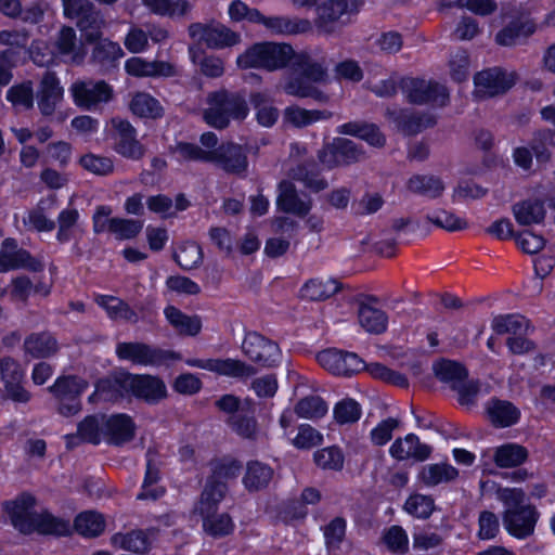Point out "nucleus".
<instances>
[{
	"instance_id": "f257e3e1",
	"label": "nucleus",
	"mask_w": 555,
	"mask_h": 555,
	"mask_svg": "<svg viewBox=\"0 0 555 555\" xmlns=\"http://www.w3.org/2000/svg\"><path fill=\"white\" fill-rule=\"evenodd\" d=\"M36 496L28 491L18 493L13 500L2 502V509L8 514L12 526L22 534L37 532L55 538L72 537L70 521L55 516L48 509L35 512Z\"/></svg>"
},
{
	"instance_id": "f03ea898",
	"label": "nucleus",
	"mask_w": 555,
	"mask_h": 555,
	"mask_svg": "<svg viewBox=\"0 0 555 555\" xmlns=\"http://www.w3.org/2000/svg\"><path fill=\"white\" fill-rule=\"evenodd\" d=\"M496 499L502 503V524L508 535L517 540L530 538L540 519L538 507L528 502L526 492L521 488L500 487Z\"/></svg>"
},
{
	"instance_id": "7ed1b4c3",
	"label": "nucleus",
	"mask_w": 555,
	"mask_h": 555,
	"mask_svg": "<svg viewBox=\"0 0 555 555\" xmlns=\"http://www.w3.org/2000/svg\"><path fill=\"white\" fill-rule=\"evenodd\" d=\"M207 104L208 107L203 114L204 120L218 130L228 128L232 120L244 121L250 111L244 93L227 89L209 92Z\"/></svg>"
},
{
	"instance_id": "20e7f679",
	"label": "nucleus",
	"mask_w": 555,
	"mask_h": 555,
	"mask_svg": "<svg viewBox=\"0 0 555 555\" xmlns=\"http://www.w3.org/2000/svg\"><path fill=\"white\" fill-rule=\"evenodd\" d=\"M294 48L289 43L260 41L249 46L236 59L241 69H264L275 72L289 67L294 57Z\"/></svg>"
},
{
	"instance_id": "39448f33",
	"label": "nucleus",
	"mask_w": 555,
	"mask_h": 555,
	"mask_svg": "<svg viewBox=\"0 0 555 555\" xmlns=\"http://www.w3.org/2000/svg\"><path fill=\"white\" fill-rule=\"evenodd\" d=\"M115 354L120 361H129L140 366H171L172 362L180 361V352L163 349L144 341H119L115 347Z\"/></svg>"
},
{
	"instance_id": "423d86ee",
	"label": "nucleus",
	"mask_w": 555,
	"mask_h": 555,
	"mask_svg": "<svg viewBox=\"0 0 555 555\" xmlns=\"http://www.w3.org/2000/svg\"><path fill=\"white\" fill-rule=\"evenodd\" d=\"M89 383L74 374L60 375L48 390L57 402L56 411L64 417H72L82 410L81 396Z\"/></svg>"
},
{
	"instance_id": "0eeeda50",
	"label": "nucleus",
	"mask_w": 555,
	"mask_h": 555,
	"mask_svg": "<svg viewBox=\"0 0 555 555\" xmlns=\"http://www.w3.org/2000/svg\"><path fill=\"white\" fill-rule=\"evenodd\" d=\"M399 87L408 102L414 105L437 104L442 107L450 100L448 89L436 80L404 76Z\"/></svg>"
},
{
	"instance_id": "6e6552de",
	"label": "nucleus",
	"mask_w": 555,
	"mask_h": 555,
	"mask_svg": "<svg viewBox=\"0 0 555 555\" xmlns=\"http://www.w3.org/2000/svg\"><path fill=\"white\" fill-rule=\"evenodd\" d=\"M363 5V0H323L315 8L313 25L319 34L332 35L343 16L354 15Z\"/></svg>"
},
{
	"instance_id": "1a4fd4ad",
	"label": "nucleus",
	"mask_w": 555,
	"mask_h": 555,
	"mask_svg": "<svg viewBox=\"0 0 555 555\" xmlns=\"http://www.w3.org/2000/svg\"><path fill=\"white\" fill-rule=\"evenodd\" d=\"M516 72H508L502 66H492L477 72L474 77L476 91L483 99L507 93L517 82Z\"/></svg>"
},
{
	"instance_id": "9d476101",
	"label": "nucleus",
	"mask_w": 555,
	"mask_h": 555,
	"mask_svg": "<svg viewBox=\"0 0 555 555\" xmlns=\"http://www.w3.org/2000/svg\"><path fill=\"white\" fill-rule=\"evenodd\" d=\"M315 359L330 374L339 377H351L365 367V361L359 354L335 347L319 351Z\"/></svg>"
},
{
	"instance_id": "9b49d317",
	"label": "nucleus",
	"mask_w": 555,
	"mask_h": 555,
	"mask_svg": "<svg viewBox=\"0 0 555 555\" xmlns=\"http://www.w3.org/2000/svg\"><path fill=\"white\" fill-rule=\"evenodd\" d=\"M69 92L74 104L83 111H95L102 104L111 102L114 98L113 87L105 80L75 81Z\"/></svg>"
},
{
	"instance_id": "f8f14e48",
	"label": "nucleus",
	"mask_w": 555,
	"mask_h": 555,
	"mask_svg": "<svg viewBox=\"0 0 555 555\" xmlns=\"http://www.w3.org/2000/svg\"><path fill=\"white\" fill-rule=\"evenodd\" d=\"M242 350L250 361L263 367H275L282 360L279 344L255 331L245 334Z\"/></svg>"
},
{
	"instance_id": "ddd939ff",
	"label": "nucleus",
	"mask_w": 555,
	"mask_h": 555,
	"mask_svg": "<svg viewBox=\"0 0 555 555\" xmlns=\"http://www.w3.org/2000/svg\"><path fill=\"white\" fill-rule=\"evenodd\" d=\"M364 155L363 147L350 139L337 137L319 151V160L328 169L358 163Z\"/></svg>"
},
{
	"instance_id": "4468645a",
	"label": "nucleus",
	"mask_w": 555,
	"mask_h": 555,
	"mask_svg": "<svg viewBox=\"0 0 555 555\" xmlns=\"http://www.w3.org/2000/svg\"><path fill=\"white\" fill-rule=\"evenodd\" d=\"M538 29L530 14L518 12L494 36V42L500 47L513 48L526 44Z\"/></svg>"
},
{
	"instance_id": "2eb2a0df",
	"label": "nucleus",
	"mask_w": 555,
	"mask_h": 555,
	"mask_svg": "<svg viewBox=\"0 0 555 555\" xmlns=\"http://www.w3.org/2000/svg\"><path fill=\"white\" fill-rule=\"evenodd\" d=\"M188 366L206 370L220 376L245 379L256 375L257 370L240 359L220 358H188L184 360Z\"/></svg>"
},
{
	"instance_id": "dca6fc26",
	"label": "nucleus",
	"mask_w": 555,
	"mask_h": 555,
	"mask_svg": "<svg viewBox=\"0 0 555 555\" xmlns=\"http://www.w3.org/2000/svg\"><path fill=\"white\" fill-rule=\"evenodd\" d=\"M209 163H214L228 175L245 177L248 170V157L243 145L228 141L210 151Z\"/></svg>"
},
{
	"instance_id": "f3484780",
	"label": "nucleus",
	"mask_w": 555,
	"mask_h": 555,
	"mask_svg": "<svg viewBox=\"0 0 555 555\" xmlns=\"http://www.w3.org/2000/svg\"><path fill=\"white\" fill-rule=\"evenodd\" d=\"M25 370L10 356L0 357V380L3 383L7 398L16 403H28L31 393L23 386Z\"/></svg>"
},
{
	"instance_id": "a211bd4d",
	"label": "nucleus",
	"mask_w": 555,
	"mask_h": 555,
	"mask_svg": "<svg viewBox=\"0 0 555 555\" xmlns=\"http://www.w3.org/2000/svg\"><path fill=\"white\" fill-rule=\"evenodd\" d=\"M129 390L131 398L147 405H156L168 397L167 386L158 375L130 372Z\"/></svg>"
},
{
	"instance_id": "6ab92c4d",
	"label": "nucleus",
	"mask_w": 555,
	"mask_h": 555,
	"mask_svg": "<svg viewBox=\"0 0 555 555\" xmlns=\"http://www.w3.org/2000/svg\"><path fill=\"white\" fill-rule=\"evenodd\" d=\"M112 126L115 152L127 159L140 160L145 154V147L138 140L132 124L128 119L113 118Z\"/></svg>"
},
{
	"instance_id": "aec40b11",
	"label": "nucleus",
	"mask_w": 555,
	"mask_h": 555,
	"mask_svg": "<svg viewBox=\"0 0 555 555\" xmlns=\"http://www.w3.org/2000/svg\"><path fill=\"white\" fill-rule=\"evenodd\" d=\"M64 88L55 72L46 70L37 89V105L40 114L50 117L63 101Z\"/></svg>"
},
{
	"instance_id": "412c9836",
	"label": "nucleus",
	"mask_w": 555,
	"mask_h": 555,
	"mask_svg": "<svg viewBox=\"0 0 555 555\" xmlns=\"http://www.w3.org/2000/svg\"><path fill=\"white\" fill-rule=\"evenodd\" d=\"M104 438L111 446L120 447L131 441L135 436V423L127 413L106 415L103 423Z\"/></svg>"
},
{
	"instance_id": "4be33fe9",
	"label": "nucleus",
	"mask_w": 555,
	"mask_h": 555,
	"mask_svg": "<svg viewBox=\"0 0 555 555\" xmlns=\"http://www.w3.org/2000/svg\"><path fill=\"white\" fill-rule=\"evenodd\" d=\"M130 372L124 369L113 371L106 376L96 379L98 391L102 392V401L115 403L126 398H131Z\"/></svg>"
},
{
	"instance_id": "5701e85b",
	"label": "nucleus",
	"mask_w": 555,
	"mask_h": 555,
	"mask_svg": "<svg viewBox=\"0 0 555 555\" xmlns=\"http://www.w3.org/2000/svg\"><path fill=\"white\" fill-rule=\"evenodd\" d=\"M485 411L490 424L498 429L515 426L521 418V411L517 405L498 397L487 401Z\"/></svg>"
},
{
	"instance_id": "b1692460",
	"label": "nucleus",
	"mask_w": 555,
	"mask_h": 555,
	"mask_svg": "<svg viewBox=\"0 0 555 555\" xmlns=\"http://www.w3.org/2000/svg\"><path fill=\"white\" fill-rule=\"evenodd\" d=\"M379 299L375 295H366L364 300L359 304L358 320L360 325L370 334L379 335L387 331L388 315L376 308Z\"/></svg>"
},
{
	"instance_id": "393cba45",
	"label": "nucleus",
	"mask_w": 555,
	"mask_h": 555,
	"mask_svg": "<svg viewBox=\"0 0 555 555\" xmlns=\"http://www.w3.org/2000/svg\"><path fill=\"white\" fill-rule=\"evenodd\" d=\"M278 196L275 201L279 211L298 217H306L311 210V203L302 201L297 192L296 185L287 179L278 183Z\"/></svg>"
},
{
	"instance_id": "a878e982",
	"label": "nucleus",
	"mask_w": 555,
	"mask_h": 555,
	"mask_svg": "<svg viewBox=\"0 0 555 555\" xmlns=\"http://www.w3.org/2000/svg\"><path fill=\"white\" fill-rule=\"evenodd\" d=\"M15 270L40 273L44 271V263L41 258L33 256L31 253L25 248L15 251L0 250V273Z\"/></svg>"
},
{
	"instance_id": "bb28decb",
	"label": "nucleus",
	"mask_w": 555,
	"mask_h": 555,
	"mask_svg": "<svg viewBox=\"0 0 555 555\" xmlns=\"http://www.w3.org/2000/svg\"><path fill=\"white\" fill-rule=\"evenodd\" d=\"M94 302L102 308L107 318L113 321H124L131 324L139 322L137 311L120 297L107 294H94Z\"/></svg>"
},
{
	"instance_id": "cd10ccee",
	"label": "nucleus",
	"mask_w": 555,
	"mask_h": 555,
	"mask_svg": "<svg viewBox=\"0 0 555 555\" xmlns=\"http://www.w3.org/2000/svg\"><path fill=\"white\" fill-rule=\"evenodd\" d=\"M23 350L26 358L49 359L57 352L59 343L49 331L34 332L25 337Z\"/></svg>"
},
{
	"instance_id": "c85d7f7f",
	"label": "nucleus",
	"mask_w": 555,
	"mask_h": 555,
	"mask_svg": "<svg viewBox=\"0 0 555 555\" xmlns=\"http://www.w3.org/2000/svg\"><path fill=\"white\" fill-rule=\"evenodd\" d=\"M388 117L395 122L397 128L408 137L416 135L425 128H431L436 125V119L429 115H420L414 112L401 108L388 112Z\"/></svg>"
},
{
	"instance_id": "c756f323",
	"label": "nucleus",
	"mask_w": 555,
	"mask_h": 555,
	"mask_svg": "<svg viewBox=\"0 0 555 555\" xmlns=\"http://www.w3.org/2000/svg\"><path fill=\"white\" fill-rule=\"evenodd\" d=\"M274 476V469L259 460H249L246 463L242 483L249 493L266 490Z\"/></svg>"
},
{
	"instance_id": "7c9ffc66",
	"label": "nucleus",
	"mask_w": 555,
	"mask_h": 555,
	"mask_svg": "<svg viewBox=\"0 0 555 555\" xmlns=\"http://www.w3.org/2000/svg\"><path fill=\"white\" fill-rule=\"evenodd\" d=\"M195 27L202 30L201 39L210 49L230 48L241 41V35L225 26L214 27L196 23L192 24L190 29L192 30Z\"/></svg>"
},
{
	"instance_id": "2f4dec72",
	"label": "nucleus",
	"mask_w": 555,
	"mask_h": 555,
	"mask_svg": "<svg viewBox=\"0 0 555 555\" xmlns=\"http://www.w3.org/2000/svg\"><path fill=\"white\" fill-rule=\"evenodd\" d=\"M105 528L106 521L103 514L92 509L78 513L70 524L72 534L76 532L86 539L100 537Z\"/></svg>"
},
{
	"instance_id": "473e14b6",
	"label": "nucleus",
	"mask_w": 555,
	"mask_h": 555,
	"mask_svg": "<svg viewBox=\"0 0 555 555\" xmlns=\"http://www.w3.org/2000/svg\"><path fill=\"white\" fill-rule=\"evenodd\" d=\"M289 67L311 82L322 83L327 79V68L306 51H295Z\"/></svg>"
},
{
	"instance_id": "72a5a7b5",
	"label": "nucleus",
	"mask_w": 555,
	"mask_h": 555,
	"mask_svg": "<svg viewBox=\"0 0 555 555\" xmlns=\"http://www.w3.org/2000/svg\"><path fill=\"white\" fill-rule=\"evenodd\" d=\"M513 215L519 225L541 224L546 217L544 202L539 198L522 199L513 205Z\"/></svg>"
},
{
	"instance_id": "f704fd0d",
	"label": "nucleus",
	"mask_w": 555,
	"mask_h": 555,
	"mask_svg": "<svg viewBox=\"0 0 555 555\" xmlns=\"http://www.w3.org/2000/svg\"><path fill=\"white\" fill-rule=\"evenodd\" d=\"M459 477V469L448 462L426 464L418 472L417 479L426 487L449 483Z\"/></svg>"
},
{
	"instance_id": "c9c22d12",
	"label": "nucleus",
	"mask_w": 555,
	"mask_h": 555,
	"mask_svg": "<svg viewBox=\"0 0 555 555\" xmlns=\"http://www.w3.org/2000/svg\"><path fill=\"white\" fill-rule=\"evenodd\" d=\"M331 117L332 112L327 109H306L298 105H289L283 112V122L299 129Z\"/></svg>"
},
{
	"instance_id": "e433bc0d",
	"label": "nucleus",
	"mask_w": 555,
	"mask_h": 555,
	"mask_svg": "<svg viewBox=\"0 0 555 555\" xmlns=\"http://www.w3.org/2000/svg\"><path fill=\"white\" fill-rule=\"evenodd\" d=\"M76 25L80 30L83 41L91 44L102 38L105 20L101 11L92 4L91 9H88L86 13L76 20Z\"/></svg>"
},
{
	"instance_id": "4c0bfd02",
	"label": "nucleus",
	"mask_w": 555,
	"mask_h": 555,
	"mask_svg": "<svg viewBox=\"0 0 555 555\" xmlns=\"http://www.w3.org/2000/svg\"><path fill=\"white\" fill-rule=\"evenodd\" d=\"M406 189L417 195L436 199L444 192V182L438 176L415 173L406 181Z\"/></svg>"
},
{
	"instance_id": "58836bf2",
	"label": "nucleus",
	"mask_w": 555,
	"mask_h": 555,
	"mask_svg": "<svg viewBox=\"0 0 555 555\" xmlns=\"http://www.w3.org/2000/svg\"><path fill=\"white\" fill-rule=\"evenodd\" d=\"M529 146L539 165H546L552 160L555 150V129L541 128L533 131Z\"/></svg>"
},
{
	"instance_id": "ea45409f",
	"label": "nucleus",
	"mask_w": 555,
	"mask_h": 555,
	"mask_svg": "<svg viewBox=\"0 0 555 555\" xmlns=\"http://www.w3.org/2000/svg\"><path fill=\"white\" fill-rule=\"evenodd\" d=\"M529 452L518 443H504L494 450L493 462L499 468L518 467L527 462Z\"/></svg>"
},
{
	"instance_id": "a19ab883",
	"label": "nucleus",
	"mask_w": 555,
	"mask_h": 555,
	"mask_svg": "<svg viewBox=\"0 0 555 555\" xmlns=\"http://www.w3.org/2000/svg\"><path fill=\"white\" fill-rule=\"evenodd\" d=\"M203 517L204 531L214 539H220L231 535L235 530L233 518L228 513L204 512Z\"/></svg>"
},
{
	"instance_id": "79ce46f5",
	"label": "nucleus",
	"mask_w": 555,
	"mask_h": 555,
	"mask_svg": "<svg viewBox=\"0 0 555 555\" xmlns=\"http://www.w3.org/2000/svg\"><path fill=\"white\" fill-rule=\"evenodd\" d=\"M249 103L256 111L255 117L258 125L264 128H271L276 124L280 112L270 103V99L264 92H250Z\"/></svg>"
},
{
	"instance_id": "37998d69",
	"label": "nucleus",
	"mask_w": 555,
	"mask_h": 555,
	"mask_svg": "<svg viewBox=\"0 0 555 555\" xmlns=\"http://www.w3.org/2000/svg\"><path fill=\"white\" fill-rule=\"evenodd\" d=\"M228 490L229 487L225 481L218 480L209 475L201 493V514L217 511Z\"/></svg>"
},
{
	"instance_id": "c03bdc74",
	"label": "nucleus",
	"mask_w": 555,
	"mask_h": 555,
	"mask_svg": "<svg viewBox=\"0 0 555 555\" xmlns=\"http://www.w3.org/2000/svg\"><path fill=\"white\" fill-rule=\"evenodd\" d=\"M340 288L341 284L334 279L323 281L315 278L310 279L301 286L300 295L302 298L311 301H322L337 294Z\"/></svg>"
},
{
	"instance_id": "a18cd8bd",
	"label": "nucleus",
	"mask_w": 555,
	"mask_h": 555,
	"mask_svg": "<svg viewBox=\"0 0 555 555\" xmlns=\"http://www.w3.org/2000/svg\"><path fill=\"white\" fill-rule=\"evenodd\" d=\"M113 542L118 543L119 547L125 551L141 555L149 553L152 548V541L143 529H132L126 533H117L113 537Z\"/></svg>"
},
{
	"instance_id": "49530a36",
	"label": "nucleus",
	"mask_w": 555,
	"mask_h": 555,
	"mask_svg": "<svg viewBox=\"0 0 555 555\" xmlns=\"http://www.w3.org/2000/svg\"><path fill=\"white\" fill-rule=\"evenodd\" d=\"M129 108L140 118L159 119L164 116L160 102L147 92H137L130 101Z\"/></svg>"
},
{
	"instance_id": "de8ad7c7",
	"label": "nucleus",
	"mask_w": 555,
	"mask_h": 555,
	"mask_svg": "<svg viewBox=\"0 0 555 555\" xmlns=\"http://www.w3.org/2000/svg\"><path fill=\"white\" fill-rule=\"evenodd\" d=\"M436 377L446 384L456 385L468 378V369L461 362L450 359H440L434 363Z\"/></svg>"
},
{
	"instance_id": "09e8293b",
	"label": "nucleus",
	"mask_w": 555,
	"mask_h": 555,
	"mask_svg": "<svg viewBox=\"0 0 555 555\" xmlns=\"http://www.w3.org/2000/svg\"><path fill=\"white\" fill-rule=\"evenodd\" d=\"M160 480V472L159 468L152 462V460L146 461V469L143 478V482L141 486L140 492L137 494V500L145 501L153 500L156 501L163 498L166 493V488L163 486H155Z\"/></svg>"
},
{
	"instance_id": "8fccbe9b",
	"label": "nucleus",
	"mask_w": 555,
	"mask_h": 555,
	"mask_svg": "<svg viewBox=\"0 0 555 555\" xmlns=\"http://www.w3.org/2000/svg\"><path fill=\"white\" fill-rule=\"evenodd\" d=\"M106 414L95 413L86 415L78 424L77 430L82 440L92 446H99L104 437L103 423Z\"/></svg>"
},
{
	"instance_id": "3c124183",
	"label": "nucleus",
	"mask_w": 555,
	"mask_h": 555,
	"mask_svg": "<svg viewBox=\"0 0 555 555\" xmlns=\"http://www.w3.org/2000/svg\"><path fill=\"white\" fill-rule=\"evenodd\" d=\"M93 44L91 59L101 66L114 67L118 60L124 56V51L120 46L109 39L101 38Z\"/></svg>"
},
{
	"instance_id": "603ef678",
	"label": "nucleus",
	"mask_w": 555,
	"mask_h": 555,
	"mask_svg": "<svg viewBox=\"0 0 555 555\" xmlns=\"http://www.w3.org/2000/svg\"><path fill=\"white\" fill-rule=\"evenodd\" d=\"M296 178L314 193L321 192L328 186L327 180L321 176L320 168L314 162H305L298 165Z\"/></svg>"
},
{
	"instance_id": "864d4df0",
	"label": "nucleus",
	"mask_w": 555,
	"mask_h": 555,
	"mask_svg": "<svg viewBox=\"0 0 555 555\" xmlns=\"http://www.w3.org/2000/svg\"><path fill=\"white\" fill-rule=\"evenodd\" d=\"M5 99L16 109H31L35 100L33 81L25 80L11 86L7 91Z\"/></svg>"
},
{
	"instance_id": "5fc2aeb1",
	"label": "nucleus",
	"mask_w": 555,
	"mask_h": 555,
	"mask_svg": "<svg viewBox=\"0 0 555 555\" xmlns=\"http://www.w3.org/2000/svg\"><path fill=\"white\" fill-rule=\"evenodd\" d=\"M142 3L152 13L169 17L184 16L192 9L189 0H142Z\"/></svg>"
},
{
	"instance_id": "6e6d98bb",
	"label": "nucleus",
	"mask_w": 555,
	"mask_h": 555,
	"mask_svg": "<svg viewBox=\"0 0 555 555\" xmlns=\"http://www.w3.org/2000/svg\"><path fill=\"white\" fill-rule=\"evenodd\" d=\"M375 379L382 380L386 384L397 386L400 388H406L409 386V379L405 374L392 370L389 366L379 363V362H372L366 363L364 370Z\"/></svg>"
},
{
	"instance_id": "4d7b16f0",
	"label": "nucleus",
	"mask_w": 555,
	"mask_h": 555,
	"mask_svg": "<svg viewBox=\"0 0 555 555\" xmlns=\"http://www.w3.org/2000/svg\"><path fill=\"white\" fill-rule=\"evenodd\" d=\"M314 464L324 470L339 472L344 467L345 454L340 447L330 446L313 453Z\"/></svg>"
},
{
	"instance_id": "13d9d810",
	"label": "nucleus",
	"mask_w": 555,
	"mask_h": 555,
	"mask_svg": "<svg viewBox=\"0 0 555 555\" xmlns=\"http://www.w3.org/2000/svg\"><path fill=\"white\" fill-rule=\"evenodd\" d=\"M528 326V320L517 313L500 314L496 315L491 323L493 332L498 335L503 334H520L526 332Z\"/></svg>"
},
{
	"instance_id": "bf43d9fd",
	"label": "nucleus",
	"mask_w": 555,
	"mask_h": 555,
	"mask_svg": "<svg viewBox=\"0 0 555 555\" xmlns=\"http://www.w3.org/2000/svg\"><path fill=\"white\" fill-rule=\"evenodd\" d=\"M403 509L418 519H428L435 511V500L431 495L412 493L404 502Z\"/></svg>"
},
{
	"instance_id": "052dcab7",
	"label": "nucleus",
	"mask_w": 555,
	"mask_h": 555,
	"mask_svg": "<svg viewBox=\"0 0 555 555\" xmlns=\"http://www.w3.org/2000/svg\"><path fill=\"white\" fill-rule=\"evenodd\" d=\"M313 23L308 18L275 16L272 34L275 35H301L308 34L313 28Z\"/></svg>"
},
{
	"instance_id": "680f3d73",
	"label": "nucleus",
	"mask_w": 555,
	"mask_h": 555,
	"mask_svg": "<svg viewBox=\"0 0 555 555\" xmlns=\"http://www.w3.org/2000/svg\"><path fill=\"white\" fill-rule=\"evenodd\" d=\"M211 476L218 480H232L237 478L243 469V464L240 460L232 456H223L221 459L212 460Z\"/></svg>"
},
{
	"instance_id": "e2e57ef3",
	"label": "nucleus",
	"mask_w": 555,
	"mask_h": 555,
	"mask_svg": "<svg viewBox=\"0 0 555 555\" xmlns=\"http://www.w3.org/2000/svg\"><path fill=\"white\" fill-rule=\"evenodd\" d=\"M171 155H178L179 162H204L209 163L210 151H205L195 143L177 141L169 147Z\"/></svg>"
},
{
	"instance_id": "0e129e2a",
	"label": "nucleus",
	"mask_w": 555,
	"mask_h": 555,
	"mask_svg": "<svg viewBox=\"0 0 555 555\" xmlns=\"http://www.w3.org/2000/svg\"><path fill=\"white\" fill-rule=\"evenodd\" d=\"M328 411L326 401L320 396H307L295 405V412L302 418H320Z\"/></svg>"
},
{
	"instance_id": "69168bd1",
	"label": "nucleus",
	"mask_w": 555,
	"mask_h": 555,
	"mask_svg": "<svg viewBox=\"0 0 555 555\" xmlns=\"http://www.w3.org/2000/svg\"><path fill=\"white\" fill-rule=\"evenodd\" d=\"M108 225L109 233L114 234L117 240L124 241L135 238L143 229V221L113 217Z\"/></svg>"
},
{
	"instance_id": "338daca9",
	"label": "nucleus",
	"mask_w": 555,
	"mask_h": 555,
	"mask_svg": "<svg viewBox=\"0 0 555 555\" xmlns=\"http://www.w3.org/2000/svg\"><path fill=\"white\" fill-rule=\"evenodd\" d=\"M333 414L339 425L353 424L361 418L362 409L357 400L345 398L334 405Z\"/></svg>"
},
{
	"instance_id": "774afa93",
	"label": "nucleus",
	"mask_w": 555,
	"mask_h": 555,
	"mask_svg": "<svg viewBox=\"0 0 555 555\" xmlns=\"http://www.w3.org/2000/svg\"><path fill=\"white\" fill-rule=\"evenodd\" d=\"M382 541L392 554H405L409 551V537L401 526L392 525L386 529Z\"/></svg>"
}]
</instances>
